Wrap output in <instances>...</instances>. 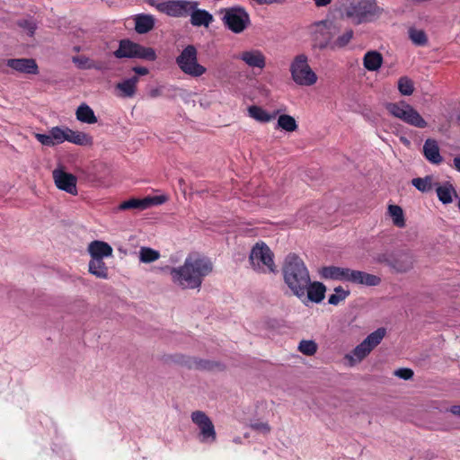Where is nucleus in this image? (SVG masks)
<instances>
[{"mask_svg": "<svg viewBox=\"0 0 460 460\" xmlns=\"http://www.w3.org/2000/svg\"><path fill=\"white\" fill-rule=\"evenodd\" d=\"M239 59L243 60L250 67L262 69L266 66V58L259 49H252L242 52Z\"/></svg>", "mask_w": 460, "mask_h": 460, "instance_id": "f3484780", "label": "nucleus"}, {"mask_svg": "<svg viewBox=\"0 0 460 460\" xmlns=\"http://www.w3.org/2000/svg\"><path fill=\"white\" fill-rule=\"evenodd\" d=\"M54 182L58 189L71 195H77V178L62 168H57L52 172Z\"/></svg>", "mask_w": 460, "mask_h": 460, "instance_id": "2eb2a0df", "label": "nucleus"}, {"mask_svg": "<svg viewBox=\"0 0 460 460\" xmlns=\"http://www.w3.org/2000/svg\"><path fill=\"white\" fill-rule=\"evenodd\" d=\"M383 64V56L376 50L367 51L363 58V66L368 71H377Z\"/></svg>", "mask_w": 460, "mask_h": 460, "instance_id": "a878e982", "label": "nucleus"}, {"mask_svg": "<svg viewBox=\"0 0 460 460\" xmlns=\"http://www.w3.org/2000/svg\"><path fill=\"white\" fill-rule=\"evenodd\" d=\"M316 7H325L329 5L332 0H313Z\"/></svg>", "mask_w": 460, "mask_h": 460, "instance_id": "864d4df0", "label": "nucleus"}, {"mask_svg": "<svg viewBox=\"0 0 460 460\" xmlns=\"http://www.w3.org/2000/svg\"><path fill=\"white\" fill-rule=\"evenodd\" d=\"M413 371L411 368H399L395 370L394 375L403 380H409L413 376Z\"/></svg>", "mask_w": 460, "mask_h": 460, "instance_id": "de8ad7c7", "label": "nucleus"}, {"mask_svg": "<svg viewBox=\"0 0 460 460\" xmlns=\"http://www.w3.org/2000/svg\"><path fill=\"white\" fill-rule=\"evenodd\" d=\"M315 31L313 36L314 45L315 49L321 50L325 49H332L333 24L328 20H323L315 22Z\"/></svg>", "mask_w": 460, "mask_h": 460, "instance_id": "ddd939ff", "label": "nucleus"}, {"mask_svg": "<svg viewBox=\"0 0 460 460\" xmlns=\"http://www.w3.org/2000/svg\"><path fill=\"white\" fill-rule=\"evenodd\" d=\"M66 141L73 143L75 145L90 146L93 143V137L84 132L74 131L71 128H66Z\"/></svg>", "mask_w": 460, "mask_h": 460, "instance_id": "bb28decb", "label": "nucleus"}, {"mask_svg": "<svg viewBox=\"0 0 460 460\" xmlns=\"http://www.w3.org/2000/svg\"><path fill=\"white\" fill-rule=\"evenodd\" d=\"M374 261L390 268L394 273H407L414 266L413 255L405 251L384 252L376 253Z\"/></svg>", "mask_w": 460, "mask_h": 460, "instance_id": "20e7f679", "label": "nucleus"}, {"mask_svg": "<svg viewBox=\"0 0 460 460\" xmlns=\"http://www.w3.org/2000/svg\"><path fill=\"white\" fill-rule=\"evenodd\" d=\"M89 61V58L85 57H74L73 62L76 64L80 68H91L92 66H87V62Z\"/></svg>", "mask_w": 460, "mask_h": 460, "instance_id": "09e8293b", "label": "nucleus"}, {"mask_svg": "<svg viewBox=\"0 0 460 460\" xmlns=\"http://www.w3.org/2000/svg\"><path fill=\"white\" fill-rule=\"evenodd\" d=\"M146 199H151V206L152 205H159L165 201V198L164 196L146 197Z\"/></svg>", "mask_w": 460, "mask_h": 460, "instance_id": "603ef678", "label": "nucleus"}, {"mask_svg": "<svg viewBox=\"0 0 460 460\" xmlns=\"http://www.w3.org/2000/svg\"><path fill=\"white\" fill-rule=\"evenodd\" d=\"M449 411L452 414L460 417V405H453V406H451V408L449 409Z\"/></svg>", "mask_w": 460, "mask_h": 460, "instance_id": "5fc2aeb1", "label": "nucleus"}, {"mask_svg": "<svg viewBox=\"0 0 460 460\" xmlns=\"http://www.w3.org/2000/svg\"><path fill=\"white\" fill-rule=\"evenodd\" d=\"M132 70L137 74L136 75H146L149 70L144 66H134Z\"/></svg>", "mask_w": 460, "mask_h": 460, "instance_id": "3c124183", "label": "nucleus"}, {"mask_svg": "<svg viewBox=\"0 0 460 460\" xmlns=\"http://www.w3.org/2000/svg\"><path fill=\"white\" fill-rule=\"evenodd\" d=\"M49 132H50L54 146L62 144L63 142L66 141V139H67L66 128L53 127L49 130Z\"/></svg>", "mask_w": 460, "mask_h": 460, "instance_id": "79ce46f5", "label": "nucleus"}, {"mask_svg": "<svg viewBox=\"0 0 460 460\" xmlns=\"http://www.w3.org/2000/svg\"><path fill=\"white\" fill-rule=\"evenodd\" d=\"M176 64L186 75L199 77L207 71L206 67L198 63V51L193 45H188L176 58Z\"/></svg>", "mask_w": 460, "mask_h": 460, "instance_id": "1a4fd4ad", "label": "nucleus"}, {"mask_svg": "<svg viewBox=\"0 0 460 460\" xmlns=\"http://www.w3.org/2000/svg\"><path fill=\"white\" fill-rule=\"evenodd\" d=\"M251 428L262 434H268L270 431V427L267 422L256 421L251 424Z\"/></svg>", "mask_w": 460, "mask_h": 460, "instance_id": "a18cd8bd", "label": "nucleus"}, {"mask_svg": "<svg viewBox=\"0 0 460 460\" xmlns=\"http://www.w3.org/2000/svg\"><path fill=\"white\" fill-rule=\"evenodd\" d=\"M325 292L326 287L323 283L318 281L312 282L311 280L305 290L307 299L316 304H319L323 300Z\"/></svg>", "mask_w": 460, "mask_h": 460, "instance_id": "b1692460", "label": "nucleus"}, {"mask_svg": "<svg viewBox=\"0 0 460 460\" xmlns=\"http://www.w3.org/2000/svg\"><path fill=\"white\" fill-rule=\"evenodd\" d=\"M351 271L349 268L326 266L322 268L321 275L323 279L349 282Z\"/></svg>", "mask_w": 460, "mask_h": 460, "instance_id": "a211bd4d", "label": "nucleus"}, {"mask_svg": "<svg viewBox=\"0 0 460 460\" xmlns=\"http://www.w3.org/2000/svg\"><path fill=\"white\" fill-rule=\"evenodd\" d=\"M6 65L15 71L24 74L37 75L38 65L33 58H10Z\"/></svg>", "mask_w": 460, "mask_h": 460, "instance_id": "dca6fc26", "label": "nucleus"}, {"mask_svg": "<svg viewBox=\"0 0 460 460\" xmlns=\"http://www.w3.org/2000/svg\"><path fill=\"white\" fill-rule=\"evenodd\" d=\"M354 31L349 29L343 34L340 35L336 40H332V50H337L345 48L353 39Z\"/></svg>", "mask_w": 460, "mask_h": 460, "instance_id": "e433bc0d", "label": "nucleus"}, {"mask_svg": "<svg viewBox=\"0 0 460 460\" xmlns=\"http://www.w3.org/2000/svg\"><path fill=\"white\" fill-rule=\"evenodd\" d=\"M423 155L425 158L434 164H439L443 161V157L439 153L438 141L433 138H428L423 145Z\"/></svg>", "mask_w": 460, "mask_h": 460, "instance_id": "aec40b11", "label": "nucleus"}, {"mask_svg": "<svg viewBox=\"0 0 460 460\" xmlns=\"http://www.w3.org/2000/svg\"><path fill=\"white\" fill-rule=\"evenodd\" d=\"M282 271L284 282L293 295L298 298L305 297L311 278L304 261L296 254L289 253L284 261Z\"/></svg>", "mask_w": 460, "mask_h": 460, "instance_id": "f03ea898", "label": "nucleus"}, {"mask_svg": "<svg viewBox=\"0 0 460 460\" xmlns=\"http://www.w3.org/2000/svg\"><path fill=\"white\" fill-rule=\"evenodd\" d=\"M189 367H194L197 369L212 370L216 367H220L219 363L212 362L208 360L192 358L184 362Z\"/></svg>", "mask_w": 460, "mask_h": 460, "instance_id": "c9c22d12", "label": "nucleus"}, {"mask_svg": "<svg viewBox=\"0 0 460 460\" xmlns=\"http://www.w3.org/2000/svg\"><path fill=\"white\" fill-rule=\"evenodd\" d=\"M274 254L270 247L263 242L256 243L250 252L249 261L252 268L260 273L277 271L274 263Z\"/></svg>", "mask_w": 460, "mask_h": 460, "instance_id": "423d86ee", "label": "nucleus"}, {"mask_svg": "<svg viewBox=\"0 0 460 460\" xmlns=\"http://www.w3.org/2000/svg\"><path fill=\"white\" fill-rule=\"evenodd\" d=\"M248 114L251 118L261 123L269 122L276 117V113L270 114L264 109L257 105L250 106L248 108Z\"/></svg>", "mask_w": 460, "mask_h": 460, "instance_id": "2f4dec72", "label": "nucleus"}, {"mask_svg": "<svg viewBox=\"0 0 460 460\" xmlns=\"http://www.w3.org/2000/svg\"><path fill=\"white\" fill-rule=\"evenodd\" d=\"M397 87L400 93L404 96H410L414 92L413 81L408 76L400 77Z\"/></svg>", "mask_w": 460, "mask_h": 460, "instance_id": "58836bf2", "label": "nucleus"}, {"mask_svg": "<svg viewBox=\"0 0 460 460\" xmlns=\"http://www.w3.org/2000/svg\"><path fill=\"white\" fill-rule=\"evenodd\" d=\"M346 358H349V360L353 359L352 356H350V355H346Z\"/></svg>", "mask_w": 460, "mask_h": 460, "instance_id": "bf43d9fd", "label": "nucleus"}, {"mask_svg": "<svg viewBox=\"0 0 460 460\" xmlns=\"http://www.w3.org/2000/svg\"><path fill=\"white\" fill-rule=\"evenodd\" d=\"M408 35L411 42L416 46H425L428 43V36L423 30L410 28Z\"/></svg>", "mask_w": 460, "mask_h": 460, "instance_id": "72a5a7b5", "label": "nucleus"}, {"mask_svg": "<svg viewBox=\"0 0 460 460\" xmlns=\"http://www.w3.org/2000/svg\"><path fill=\"white\" fill-rule=\"evenodd\" d=\"M385 335V328H378L352 350V355L358 361L364 359L377 345L380 344Z\"/></svg>", "mask_w": 460, "mask_h": 460, "instance_id": "4468645a", "label": "nucleus"}, {"mask_svg": "<svg viewBox=\"0 0 460 460\" xmlns=\"http://www.w3.org/2000/svg\"><path fill=\"white\" fill-rule=\"evenodd\" d=\"M457 208H458V209H459V211H460V197L458 198V201H457Z\"/></svg>", "mask_w": 460, "mask_h": 460, "instance_id": "13d9d810", "label": "nucleus"}, {"mask_svg": "<svg viewBox=\"0 0 460 460\" xmlns=\"http://www.w3.org/2000/svg\"><path fill=\"white\" fill-rule=\"evenodd\" d=\"M111 246L103 241H93L88 246V252L92 259H103L112 255Z\"/></svg>", "mask_w": 460, "mask_h": 460, "instance_id": "4be33fe9", "label": "nucleus"}, {"mask_svg": "<svg viewBox=\"0 0 460 460\" xmlns=\"http://www.w3.org/2000/svg\"><path fill=\"white\" fill-rule=\"evenodd\" d=\"M435 186L438 198L443 204L451 203L453 197L458 198L455 187L449 181H446L441 185L436 182Z\"/></svg>", "mask_w": 460, "mask_h": 460, "instance_id": "5701e85b", "label": "nucleus"}, {"mask_svg": "<svg viewBox=\"0 0 460 460\" xmlns=\"http://www.w3.org/2000/svg\"><path fill=\"white\" fill-rule=\"evenodd\" d=\"M432 176H426L424 178H414L411 184L421 192H429L433 189Z\"/></svg>", "mask_w": 460, "mask_h": 460, "instance_id": "4c0bfd02", "label": "nucleus"}, {"mask_svg": "<svg viewBox=\"0 0 460 460\" xmlns=\"http://www.w3.org/2000/svg\"><path fill=\"white\" fill-rule=\"evenodd\" d=\"M159 12L172 17L190 16L199 2L190 0H156L154 5Z\"/></svg>", "mask_w": 460, "mask_h": 460, "instance_id": "9d476101", "label": "nucleus"}, {"mask_svg": "<svg viewBox=\"0 0 460 460\" xmlns=\"http://www.w3.org/2000/svg\"><path fill=\"white\" fill-rule=\"evenodd\" d=\"M155 19L150 14H138L135 17V30L139 34H145L153 30Z\"/></svg>", "mask_w": 460, "mask_h": 460, "instance_id": "cd10ccee", "label": "nucleus"}, {"mask_svg": "<svg viewBox=\"0 0 460 460\" xmlns=\"http://www.w3.org/2000/svg\"><path fill=\"white\" fill-rule=\"evenodd\" d=\"M164 86L153 88L149 91L148 94L151 98H157L159 96H162L164 94Z\"/></svg>", "mask_w": 460, "mask_h": 460, "instance_id": "8fccbe9b", "label": "nucleus"}, {"mask_svg": "<svg viewBox=\"0 0 460 460\" xmlns=\"http://www.w3.org/2000/svg\"><path fill=\"white\" fill-rule=\"evenodd\" d=\"M213 270L209 259L197 253L190 254L182 266L171 268L172 281L183 288H197L202 284L203 279Z\"/></svg>", "mask_w": 460, "mask_h": 460, "instance_id": "f257e3e1", "label": "nucleus"}, {"mask_svg": "<svg viewBox=\"0 0 460 460\" xmlns=\"http://www.w3.org/2000/svg\"><path fill=\"white\" fill-rule=\"evenodd\" d=\"M350 294L349 289H344L341 286L334 288V294L331 295L328 303L332 305H338L341 302L344 301Z\"/></svg>", "mask_w": 460, "mask_h": 460, "instance_id": "ea45409f", "label": "nucleus"}, {"mask_svg": "<svg viewBox=\"0 0 460 460\" xmlns=\"http://www.w3.org/2000/svg\"><path fill=\"white\" fill-rule=\"evenodd\" d=\"M290 73L298 85L311 86L317 81V75L308 65V58L305 54L297 55L294 58L290 65Z\"/></svg>", "mask_w": 460, "mask_h": 460, "instance_id": "6e6552de", "label": "nucleus"}, {"mask_svg": "<svg viewBox=\"0 0 460 460\" xmlns=\"http://www.w3.org/2000/svg\"><path fill=\"white\" fill-rule=\"evenodd\" d=\"M151 207V199H130L128 200L123 201L119 204V210H128V209H136V210H145Z\"/></svg>", "mask_w": 460, "mask_h": 460, "instance_id": "c756f323", "label": "nucleus"}, {"mask_svg": "<svg viewBox=\"0 0 460 460\" xmlns=\"http://www.w3.org/2000/svg\"><path fill=\"white\" fill-rule=\"evenodd\" d=\"M113 55L117 58H140L147 61H155L157 58L153 48L144 47L129 40H121Z\"/></svg>", "mask_w": 460, "mask_h": 460, "instance_id": "0eeeda50", "label": "nucleus"}, {"mask_svg": "<svg viewBox=\"0 0 460 460\" xmlns=\"http://www.w3.org/2000/svg\"><path fill=\"white\" fill-rule=\"evenodd\" d=\"M349 282L367 287H376L381 283V279L366 271L352 270Z\"/></svg>", "mask_w": 460, "mask_h": 460, "instance_id": "6ab92c4d", "label": "nucleus"}, {"mask_svg": "<svg viewBox=\"0 0 460 460\" xmlns=\"http://www.w3.org/2000/svg\"><path fill=\"white\" fill-rule=\"evenodd\" d=\"M191 420L199 429V440L202 443H214L217 433L214 424L209 417L202 411H195L191 413Z\"/></svg>", "mask_w": 460, "mask_h": 460, "instance_id": "f8f14e48", "label": "nucleus"}, {"mask_svg": "<svg viewBox=\"0 0 460 460\" xmlns=\"http://www.w3.org/2000/svg\"><path fill=\"white\" fill-rule=\"evenodd\" d=\"M342 14L354 24L372 22L384 13L376 0H346L341 6Z\"/></svg>", "mask_w": 460, "mask_h": 460, "instance_id": "7ed1b4c3", "label": "nucleus"}, {"mask_svg": "<svg viewBox=\"0 0 460 460\" xmlns=\"http://www.w3.org/2000/svg\"><path fill=\"white\" fill-rule=\"evenodd\" d=\"M225 25L234 33H241L250 23V16L244 8L234 6L221 10Z\"/></svg>", "mask_w": 460, "mask_h": 460, "instance_id": "9b49d317", "label": "nucleus"}, {"mask_svg": "<svg viewBox=\"0 0 460 460\" xmlns=\"http://www.w3.org/2000/svg\"><path fill=\"white\" fill-rule=\"evenodd\" d=\"M190 23L193 26L208 27L213 22V15L206 10L199 9L198 6L190 13Z\"/></svg>", "mask_w": 460, "mask_h": 460, "instance_id": "393cba45", "label": "nucleus"}, {"mask_svg": "<svg viewBox=\"0 0 460 460\" xmlns=\"http://www.w3.org/2000/svg\"><path fill=\"white\" fill-rule=\"evenodd\" d=\"M138 82L139 77L137 75L119 82L115 86L116 90L119 92V96L122 98L134 97L137 93Z\"/></svg>", "mask_w": 460, "mask_h": 460, "instance_id": "412c9836", "label": "nucleus"}, {"mask_svg": "<svg viewBox=\"0 0 460 460\" xmlns=\"http://www.w3.org/2000/svg\"><path fill=\"white\" fill-rule=\"evenodd\" d=\"M277 127L287 132H294L298 128L294 117L288 114H282L279 117Z\"/></svg>", "mask_w": 460, "mask_h": 460, "instance_id": "473e14b6", "label": "nucleus"}, {"mask_svg": "<svg viewBox=\"0 0 460 460\" xmlns=\"http://www.w3.org/2000/svg\"><path fill=\"white\" fill-rule=\"evenodd\" d=\"M17 25L19 27L26 30L30 36H33V34L37 29V26L33 22H31L30 20H26V19L19 20L17 22Z\"/></svg>", "mask_w": 460, "mask_h": 460, "instance_id": "c03bdc74", "label": "nucleus"}, {"mask_svg": "<svg viewBox=\"0 0 460 460\" xmlns=\"http://www.w3.org/2000/svg\"><path fill=\"white\" fill-rule=\"evenodd\" d=\"M385 107L389 114L408 125L418 128H424L428 126L427 121L418 111L405 101L387 102Z\"/></svg>", "mask_w": 460, "mask_h": 460, "instance_id": "39448f33", "label": "nucleus"}, {"mask_svg": "<svg viewBox=\"0 0 460 460\" xmlns=\"http://www.w3.org/2000/svg\"><path fill=\"white\" fill-rule=\"evenodd\" d=\"M89 272L96 278L107 279L109 277L108 267L103 259H92L89 261Z\"/></svg>", "mask_w": 460, "mask_h": 460, "instance_id": "c85d7f7f", "label": "nucleus"}, {"mask_svg": "<svg viewBox=\"0 0 460 460\" xmlns=\"http://www.w3.org/2000/svg\"><path fill=\"white\" fill-rule=\"evenodd\" d=\"M160 257V253L158 251H155L149 247H141L139 251V260L144 263H150Z\"/></svg>", "mask_w": 460, "mask_h": 460, "instance_id": "a19ab883", "label": "nucleus"}, {"mask_svg": "<svg viewBox=\"0 0 460 460\" xmlns=\"http://www.w3.org/2000/svg\"><path fill=\"white\" fill-rule=\"evenodd\" d=\"M170 90L175 92L177 90V88L176 87H172Z\"/></svg>", "mask_w": 460, "mask_h": 460, "instance_id": "052dcab7", "label": "nucleus"}, {"mask_svg": "<svg viewBox=\"0 0 460 460\" xmlns=\"http://www.w3.org/2000/svg\"><path fill=\"white\" fill-rule=\"evenodd\" d=\"M36 139L42 145L48 146H53V141L51 138L50 132L49 134H40L36 133L35 134Z\"/></svg>", "mask_w": 460, "mask_h": 460, "instance_id": "49530a36", "label": "nucleus"}, {"mask_svg": "<svg viewBox=\"0 0 460 460\" xmlns=\"http://www.w3.org/2000/svg\"><path fill=\"white\" fill-rule=\"evenodd\" d=\"M76 119L84 123L93 124L97 122V118L94 115L93 109L85 103L81 104L75 112Z\"/></svg>", "mask_w": 460, "mask_h": 460, "instance_id": "7c9ffc66", "label": "nucleus"}, {"mask_svg": "<svg viewBox=\"0 0 460 460\" xmlns=\"http://www.w3.org/2000/svg\"><path fill=\"white\" fill-rule=\"evenodd\" d=\"M298 350L306 356H313L317 351V344L314 341L303 340L298 345Z\"/></svg>", "mask_w": 460, "mask_h": 460, "instance_id": "37998d69", "label": "nucleus"}, {"mask_svg": "<svg viewBox=\"0 0 460 460\" xmlns=\"http://www.w3.org/2000/svg\"><path fill=\"white\" fill-rule=\"evenodd\" d=\"M388 213L392 217L394 226L398 227H403L405 226L403 211L400 206L389 205Z\"/></svg>", "mask_w": 460, "mask_h": 460, "instance_id": "f704fd0d", "label": "nucleus"}, {"mask_svg": "<svg viewBox=\"0 0 460 460\" xmlns=\"http://www.w3.org/2000/svg\"><path fill=\"white\" fill-rule=\"evenodd\" d=\"M147 4L154 6L156 4V0H145Z\"/></svg>", "mask_w": 460, "mask_h": 460, "instance_id": "4d7b16f0", "label": "nucleus"}, {"mask_svg": "<svg viewBox=\"0 0 460 460\" xmlns=\"http://www.w3.org/2000/svg\"><path fill=\"white\" fill-rule=\"evenodd\" d=\"M454 165H455V168L460 172V157H455L454 158Z\"/></svg>", "mask_w": 460, "mask_h": 460, "instance_id": "6e6d98bb", "label": "nucleus"}]
</instances>
